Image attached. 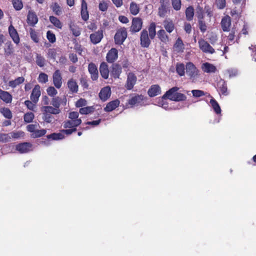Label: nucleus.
<instances>
[{
	"instance_id": "1",
	"label": "nucleus",
	"mask_w": 256,
	"mask_h": 256,
	"mask_svg": "<svg viewBox=\"0 0 256 256\" xmlns=\"http://www.w3.org/2000/svg\"><path fill=\"white\" fill-rule=\"evenodd\" d=\"M178 87H173L168 90L166 94L162 96V98H168L173 101H182L186 99V96L184 94L178 92Z\"/></svg>"
},
{
	"instance_id": "2",
	"label": "nucleus",
	"mask_w": 256,
	"mask_h": 256,
	"mask_svg": "<svg viewBox=\"0 0 256 256\" xmlns=\"http://www.w3.org/2000/svg\"><path fill=\"white\" fill-rule=\"evenodd\" d=\"M147 98L142 94H132L130 96V98L126 104L127 106H130V107L138 106H144L146 104V102Z\"/></svg>"
},
{
	"instance_id": "3",
	"label": "nucleus",
	"mask_w": 256,
	"mask_h": 256,
	"mask_svg": "<svg viewBox=\"0 0 256 256\" xmlns=\"http://www.w3.org/2000/svg\"><path fill=\"white\" fill-rule=\"evenodd\" d=\"M186 74L194 82L198 75V71L197 68L192 62H189L186 64Z\"/></svg>"
},
{
	"instance_id": "4",
	"label": "nucleus",
	"mask_w": 256,
	"mask_h": 256,
	"mask_svg": "<svg viewBox=\"0 0 256 256\" xmlns=\"http://www.w3.org/2000/svg\"><path fill=\"white\" fill-rule=\"evenodd\" d=\"M127 37V32L124 28L118 30L114 36V41L117 44H122Z\"/></svg>"
},
{
	"instance_id": "5",
	"label": "nucleus",
	"mask_w": 256,
	"mask_h": 256,
	"mask_svg": "<svg viewBox=\"0 0 256 256\" xmlns=\"http://www.w3.org/2000/svg\"><path fill=\"white\" fill-rule=\"evenodd\" d=\"M32 145L30 142H22L17 144L16 149L20 154L26 153L31 150Z\"/></svg>"
},
{
	"instance_id": "6",
	"label": "nucleus",
	"mask_w": 256,
	"mask_h": 256,
	"mask_svg": "<svg viewBox=\"0 0 256 256\" xmlns=\"http://www.w3.org/2000/svg\"><path fill=\"white\" fill-rule=\"evenodd\" d=\"M140 44L142 47L148 48L150 44L148 31L146 30H143L141 32L140 34Z\"/></svg>"
},
{
	"instance_id": "7",
	"label": "nucleus",
	"mask_w": 256,
	"mask_h": 256,
	"mask_svg": "<svg viewBox=\"0 0 256 256\" xmlns=\"http://www.w3.org/2000/svg\"><path fill=\"white\" fill-rule=\"evenodd\" d=\"M53 84L57 88H60L62 85V77L60 70H56L52 76Z\"/></svg>"
},
{
	"instance_id": "8",
	"label": "nucleus",
	"mask_w": 256,
	"mask_h": 256,
	"mask_svg": "<svg viewBox=\"0 0 256 256\" xmlns=\"http://www.w3.org/2000/svg\"><path fill=\"white\" fill-rule=\"evenodd\" d=\"M136 76L132 72H129L128 74L126 83V88L127 90H130L133 88L136 82Z\"/></svg>"
},
{
	"instance_id": "9",
	"label": "nucleus",
	"mask_w": 256,
	"mask_h": 256,
	"mask_svg": "<svg viewBox=\"0 0 256 256\" xmlns=\"http://www.w3.org/2000/svg\"><path fill=\"white\" fill-rule=\"evenodd\" d=\"M118 58V51L116 48H112L107 53L106 60L109 63H113Z\"/></svg>"
},
{
	"instance_id": "10",
	"label": "nucleus",
	"mask_w": 256,
	"mask_h": 256,
	"mask_svg": "<svg viewBox=\"0 0 256 256\" xmlns=\"http://www.w3.org/2000/svg\"><path fill=\"white\" fill-rule=\"evenodd\" d=\"M80 14L82 19L86 21L89 18V14L88 10V4L85 0H81Z\"/></svg>"
},
{
	"instance_id": "11",
	"label": "nucleus",
	"mask_w": 256,
	"mask_h": 256,
	"mask_svg": "<svg viewBox=\"0 0 256 256\" xmlns=\"http://www.w3.org/2000/svg\"><path fill=\"white\" fill-rule=\"evenodd\" d=\"M88 70L90 74L91 78L93 80H96L98 77V72L96 65L92 62L89 64Z\"/></svg>"
},
{
	"instance_id": "12",
	"label": "nucleus",
	"mask_w": 256,
	"mask_h": 256,
	"mask_svg": "<svg viewBox=\"0 0 256 256\" xmlns=\"http://www.w3.org/2000/svg\"><path fill=\"white\" fill-rule=\"evenodd\" d=\"M142 21L140 18H134L132 20L131 30L134 32H139L142 27Z\"/></svg>"
},
{
	"instance_id": "13",
	"label": "nucleus",
	"mask_w": 256,
	"mask_h": 256,
	"mask_svg": "<svg viewBox=\"0 0 256 256\" xmlns=\"http://www.w3.org/2000/svg\"><path fill=\"white\" fill-rule=\"evenodd\" d=\"M40 87L39 85L36 84L34 86L32 90V94L30 95V100L32 101L36 104L39 99L40 96Z\"/></svg>"
},
{
	"instance_id": "14",
	"label": "nucleus",
	"mask_w": 256,
	"mask_h": 256,
	"mask_svg": "<svg viewBox=\"0 0 256 256\" xmlns=\"http://www.w3.org/2000/svg\"><path fill=\"white\" fill-rule=\"evenodd\" d=\"M26 21L30 26H34L38 22V18L36 14L32 10H29Z\"/></svg>"
},
{
	"instance_id": "15",
	"label": "nucleus",
	"mask_w": 256,
	"mask_h": 256,
	"mask_svg": "<svg viewBox=\"0 0 256 256\" xmlns=\"http://www.w3.org/2000/svg\"><path fill=\"white\" fill-rule=\"evenodd\" d=\"M103 38V32L102 30H98V32L90 35V39L92 43L96 44L100 42Z\"/></svg>"
},
{
	"instance_id": "16",
	"label": "nucleus",
	"mask_w": 256,
	"mask_h": 256,
	"mask_svg": "<svg viewBox=\"0 0 256 256\" xmlns=\"http://www.w3.org/2000/svg\"><path fill=\"white\" fill-rule=\"evenodd\" d=\"M82 123L81 120H66L64 122V128H76Z\"/></svg>"
},
{
	"instance_id": "17",
	"label": "nucleus",
	"mask_w": 256,
	"mask_h": 256,
	"mask_svg": "<svg viewBox=\"0 0 256 256\" xmlns=\"http://www.w3.org/2000/svg\"><path fill=\"white\" fill-rule=\"evenodd\" d=\"M122 72V67L119 64H114L112 65L110 74L114 78H119Z\"/></svg>"
},
{
	"instance_id": "18",
	"label": "nucleus",
	"mask_w": 256,
	"mask_h": 256,
	"mask_svg": "<svg viewBox=\"0 0 256 256\" xmlns=\"http://www.w3.org/2000/svg\"><path fill=\"white\" fill-rule=\"evenodd\" d=\"M100 72L101 76L104 79H107L109 76L108 66L107 64L105 62H102L100 64Z\"/></svg>"
},
{
	"instance_id": "19",
	"label": "nucleus",
	"mask_w": 256,
	"mask_h": 256,
	"mask_svg": "<svg viewBox=\"0 0 256 256\" xmlns=\"http://www.w3.org/2000/svg\"><path fill=\"white\" fill-rule=\"evenodd\" d=\"M8 32L14 42L18 44L20 42V38L16 30L12 24L8 27Z\"/></svg>"
},
{
	"instance_id": "20",
	"label": "nucleus",
	"mask_w": 256,
	"mask_h": 256,
	"mask_svg": "<svg viewBox=\"0 0 256 256\" xmlns=\"http://www.w3.org/2000/svg\"><path fill=\"white\" fill-rule=\"evenodd\" d=\"M221 26L222 30L224 32H228L230 30V28L231 26V18L226 16L223 18L221 21Z\"/></svg>"
},
{
	"instance_id": "21",
	"label": "nucleus",
	"mask_w": 256,
	"mask_h": 256,
	"mask_svg": "<svg viewBox=\"0 0 256 256\" xmlns=\"http://www.w3.org/2000/svg\"><path fill=\"white\" fill-rule=\"evenodd\" d=\"M161 92L160 86L158 84L152 85L148 92V95L150 97H154L160 94Z\"/></svg>"
},
{
	"instance_id": "22",
	"label": "nucleus",
	"mask_w": 256,
	"mask_h": 256,
	"mask_svg": "<svg viewBox=\"0 0 256 256\" xmlns=\"http://www.w3.org/2000/svg\"><path fill=\"white\" fill-rule=\"evenodd\" d=\"M111 90L110 88L108 86H106L102 88L100 94V98L102 100H106L110 96Z\"/></svg>"
},
{
	"instance_id": "23",
	"label": "nucleus",
	"mask_w": 256,
	"mask_h": 256,
	"mask_svg": "<svg viewBox=\"0 0 256 256\" xmlns=\"http://www.w3.org/2000/svg\"><path fill=\"white\" fill-rule=\"evenodd\" d=\"M67 85L70 90L72 92L76 93L78 92V84L76 80L73 78H70L68 80Z\"/></svg>"
},
{
	"instance_id": "24",
	"label": "nucleus",
	"mask_w": 256,
	"mask_h": 256,
	"mask_svg": "<svg viewBox=\"0 0 256 256\" xmlns=\"http://www.w3.org/2000/svg\"><path fill=\"white\" fill-rule=\"evenodd\" d=\"M42 110L44 111L47 113L50 114H59L60 112V108H57L56 107L52 106H44L42 108Z\"/></svg>"
},
{
	"instance_id": "25",
	"label": "nucleus",
	"mask_w": 256,
	"mask_h": 256,
	"mask_svg": "<svg viewBox=\"0 0 256 256\" xmlns=\"http://www.w3.org/2000/svg\"><path fill=\"white\" fill-rule=\"evenodd\" d=\"M120 101L118 100H116L110 102L107 104L104 110L106 112H110L115 110L120 104Z\"/></svg>"
},
{
	"instance_id": "26",
	"label": "nucleus",
	"mask_w": 256,
	"mask_h": 256,
	"mask_svg": "<svg viewBox=\"0 0 256 256\" xmlns=\"http://www.w3.org/2000/svg\"><path fill=\"white\" fill-rule=\"evenodd\" d=\"M0 98L6 103H10L12 101V96L8 92L0 89Z\"/></svg>"
},
{
	"instance_id": "27",
	"label": "nucleus",
	"mask_w": 256,
	"mask_h": 256,
	"mask_svg": "<svg viewBox=\"0 0 256 256\" xmlns=\"http://www.w3.org/2000/svg\"><path fill=\"white\" fill-rule=\"evenodd\" d=\"M212 108L214 112L218 116H221V108L218 102L214 98H212L210 100Z\"/></svg>"
},
{
	"instance_id": "28",
	"label": "nucleus",
	"mask_w": 256,
	"mask_h": 256,
	"mask_svg": "<svg viewBox=\"0 0 256 256\" xmlns=\"http://www.w3.org/2000/svg\"><path fill=\"white\" fill-rule=\"evenodd\" d=\"M168 11V6L164 2H160V6L158 8V16L164 17Z\"/></svg>"
},
{
	"instance_id": "29",
	"label": "nucleus",
	"mask_w": 256,
	"mask_h": 256,
	"mask_svg": "<svg viewBox=\"0 0 256 256\" xmlns=\"http://www.w3.org/2000/svg\"><path fill=\"white\" fill-rule=\"evenodd\" d=\"M158 36L164 43L166 44L169 42V38L164 30H160L158 32Z\"/></svg>"
},
{
	"instance_id": "30",
	"label": "nucleus",
	"mask_w": 256,
	"mask_h": 256,
	"mask_svg": "<svg viewBox=\"0 0 256 256\" xmlns=\"http://www.w3.org/2000/svg\"><path fill=\"white\" fill-rule=\"evenodd\" d=\"M164 26L166 30L169 33L172 32L174 28V24L170 20H166L164 21Z\"/></svg>"
},
{
	"instance_id": "31",
	"label": "nucleus",
	"mask_w": 256,
	"mask_h": 256,
	"mask_svg": "<svg viewBox=\"0 0 256 256\" xmlns=\"http://www.w3.org/2000/svg\"><path fill=\"white\" fill-rule=\"evenodd\" d=\"M174 48L175 51H176L178 52L183 51V50L184 49V46L180 38H178L177 39L174 46Z\"/></svg>"
},
{
	"instance_id": "32",
	"label": "nucleus",
	"mask_w": 256,
	"mask_h": 256,
	"mask_svg": "<svg viewBox=\"0 0 256 256\" xmlns=\"http://www.w3.org/2000/svg\"><path fill=\"white\" fill-rule=\"evenodd\" d=\"M214 46V48H213L211 47L209 45V53H210V54L214 53V49H216L217 50L220 51L221 52H222L220 55L221 56H223L226 52H228V46H226L224 47V50H221V48L222 47V45H220V48H218V45H215V46Z\"/></svg>"
},
{
	"instance_id": "33",
	"label": "nucleus",
	"mask_w": 256,
	"mask_h": 256,
	"mask_svg": "<svg viewBox=\"0 0 256 256\" xmlns=\"http://www.w3.org/2000/svg\"><path fill=\"white\" fill-rule=\"evenodd\" d=\"M24 81V78L22 76L18 77L13 80L9 82L8 85L12 88H16L17 86L22 83Z\"/></svg>"
},
{
	"instance_id": "34",
	"label": "nucleus",
	"mask_w": 256,
	"mask_h": 256,
	"mask_svg": "<svg viewBox=\"0 0 256 256\" xmlns=\"http://www.w3.org/2000/svg\"><path fill=\"white\" fill-rule=\"evenodd\" d=\"M218 86L222 94H228V93L227 92V86L226 84L223 80H220L218 82Z\"/></svg>"
},
{
	"instance_id": "35",
	"label": "nucleus",
	"mask_w": 256,
	"mask_h": 256,
	"mask_svg": "<svg viewBox=\"0 0 256 256\" xmlns=\"http://www.w3.org/2000/svg\"><path fill=\"white\" fill-rule=\"evenodd\" d=\"M194 15V9L192 6H188L186 10V18L188 20L190 21L193 19Z\"/></svg>"
},
{
	"instance_id": "36",
	"label": "nucleus",
	"mask_w": 256,
	"mask_h": 256,
	"mask_svg": "<svg viewBox=\"0 0 256 256\" xmlns=\"http://www.w3.org/2000/svg\"><path fill=\"white\" fill-rule=\"evenodd\" d=\"M8 134L10 137V140L12 138L18 139L24 136V132L22 131H14Z\"/></svg>"
},
{
	"instance_id": "37",
	"label": "nucleus",
	"mask_w": 256,
	"mask_h": 256,
	"mask_svg": "<svg viewBox=\"0 0 256 256\" xmlns=\"http://www.w3.org/2000/svg\"><path fill=\"white\" fill-rule=\"evenodd\" d=\"M130 10L132 14L136 15L140 12L139 6L136 3L132 2L130 4Z\"/></svg>"
},
{
	"instance_id": "38",
	"label": "nucleus",
	"mask_w": 256,
	"mask_h": 256,
	"mask_svg": "<svg viewBox=\"0 0 256 256\" xmlns=\"http://www.w3.org/2000/svg\"><path fill=\"white\" fill-rule=\"evenodd\" d=\"M42 112V120L46 123H51L54 120V116L50 114L47 113L44 111Z\"/></svg>"
},
{
	"instance_id": "39",
	"label": "nucleus",
	"mask_w": 256,
	"mask_h": 256,
	"mask_svg": "<svg viewBox=\"0 0 256 256\" xmlns=\"http://www.w3.org/2000/svg\"><path fill=\"white\" fill-rule=\"evenodd\" d=\"M45 58L40 54H36V62L40 67H43L45 64Z\"/></svg>"
},
{
	"instance_id": "40",
	"label": "nucleus",
	"mask_w": 256,
	"mask_h": 256,
	"mask_svg": "<svg viewBox=\"0 0 256 256\" xmlns=\"http://www.w3.org/2000/svg\"><path fill=\"white\" fill-rule=\"evenodd\" d=\"M156 24L154 22H152L148 28V32L150 37L151 39H153L156 34Z\"/></svg>"
},
{
	"instance_id": "41",
	"label": "nucleus",
	"mask_w": 256,
	"mask_h": 256,
	"mask_svg": "<svg viewBox=\"0 0 256 256\" xmlns=\"http://www.w3.org/2000/svg\"><path fill=\"white\" fill-rule=\"evenodd\" d=\"M186 68L182 63L178 64L176 66V72L180 76H183L185 74Z\"/></svg>"
},
{
	"instance_id": "42",
	"label": "nucleus",
	"mask_w": 256,
	"mask_h": 256,
	"mask_svg": "<svg viewBox=\"0 0 256 256\" xmlns=\"http://www.w3.org/2000/svg\"><path fill=\"white\" fill-rule=\"evenodd\" d=\"M70 30L72 32L73 35L75 36H78L80 34L81 31L80 28L77 26L72 24L70 26Z\"/></svg>"
},
{
	"instance_id": "43",
	"label": "nucleus",
	"mask_w": 256,
	"mask_h": 256,
	"mask_svg": "<svg viewBox=\"0 0 256 256\" xmlns=\"http://www.w3.org/2000/svg\"><path fill=\"white\" fill-rule=\"evenodd\" d=\"M50 20L56 28H62V24L57 18L54 16H50Z\"/></svg>"
},
{
	"instance_id": "44",
	"label": "nucleus",
	"mask_w": 256,
	"mask_h": 256,
	"mask_svg": "<svg viewBox=\"0 0 256 256\" xmlns=\"http://www.w3.org/2000/svg\"><path fill=\"white\" fill-rule=\"evenodd\" d=\"M196 16L198 18V20H202L204 16V10L202 6H198L196 8Z\"/></svg>"
},
{
	"instance_id": "45",
	"label": "nucleus",
	"mask_w": 256,
	"mask_h": 256,
	"mask_svg": "<svg viewBox=\"0 0 256 256\" xmlns=\"http://www.w3.org/2000/svg\"><path fill=\"white\" fill-rule=\"evenodd\" d=\"M30 38L32 40L36 43L38 42L39 38L38 32H36L34 29H32V28H30Z\"/></svg>"
},
{
	"instance_id": "46",
	"label": "nucleus",
	"mask_w": 256,
	"mask_h": 256,
	"mask_svg": "<svg viewBox=\"0 0 256 256\" xmlns=\"http://www.w3.org/2000/svg\"><path fill=\"white\" fill-rule=\"evenodd\" d=\"M51 8L56 15L60 16L62 14V12L61 8L58 3L55 2L52 4L51 6Z\"/></svg>"
},
{
	"instance_id": "47",
	"label": "nucleus",
	"mask_w": 256,
	"mask_h": 256,
	"mask_svg": "<svg viewBox=\"0 0 256 256\" xmlns=\"http://www.w3.org/2000/svg\"><path fill=\"white\" fill-rule=\"evenodd\" d=\"M46 130L44 129L39 130L36 128L34 133L31 134V136L33 138H39L44 136L46 134Z\"/></svg>"
},
{
	"instance_id": "48",
	"label": "nucleus",
	"mask_w": 256,
	"mask_h": 256,
	"mask_svg": "<svg viewBox=\"0 0 256 256\" xmlns=\"http://www.w3.org/2000/svg\"><path fill=\"white\" fill-rule=\"evenodd\" d=\"M34 114L32 112H28L24 114V121L26 123L32 122L34 118Z\"/></svg>"
},
{
	"instance_id": "49",
	"label": "nucleus",
	"mask_w": 256,
	"mask_h": 256,
	"mask_svg": "<svg viewBox=\"0 0 256 256\" xmlns=\"http://www.w3.org/2000/svg\"><path fill=\"white\" fill-rule=\"evenodd\" d=\"M64 134L62 133H54L47 136L48 138H52L54 140H62L64 138Z\"/></svg>"
},
{
	"instance_id": "50",
	"label": "nucleus",
	"mask_w": 256,
	"mask_h": 256,
	"mask_svg": "<svg viewBox=\"0 0 256 256\" xmlns=\"http://www.w3.org/2000/svg\"><path fill=\"white\" fill-rule=\"evenodd\" d=\"M200 48L204 52H208V43L204 40H200L198 42Z\"/></svg>"
},
{
	"instance_id": "51",
	"label": "nucleus",
	"mask_w": 256,
	"mask_h": 256,
	"mask_svg": "<svg viewBox=\"0 0 256 256\" xmlns=\"http://www.w3.org/2000/svg\"><path fill=\"white\" fill-rule=\"evenodd\" d=\"M1 112L6 118H7L8 119H10L12 118V113L10 110L8 108H3L1 110Z\"/></svg>"
},
{
	"instance_id": "52",
	"label": "nucleus",
	"mask_w": 256,
	"mask_h": 256,
	"mask_svg": "<svg viewBox=\"0 0 256 256\" xmlns=\"http://www.w3.org/2000/svg\"><path fill=\"white\" fill-rule=\"evenodd\" d=\"M12 4L16 10H20L23 8V4L21 0H12Z\"/></svg>"
},
{
	"instance_id": "53",
	"label": "nucleus",
	"mask_w": 256,
	"mask_h": 256,
	"mask_svg": "<svg viewBox=\"0 0 256 256\" xmlns=\"http://www.w3.org/2000/svg\"><path fill=\"white\" fill-rule=\"evenodd\" d=\"M38 80L39 82L45 84L48 82V76L45 73L40 72Z\"/></svg>"
},
{
	"instance_id": "54",
	"label": "nucleus",
	"mask_w": 256,
	"mask_h": 256,
	"mask_svg": "<svg viewBox=\"0 0 256 256\" xmlns=\"http://www.w3.org/2000/svg\"><path fill=\"white\" fill-rule=\"evenodd\" d=\"M56 50L55 48H50L48 52L47 57L54 60L56 58Z\"/></svg>"
},
{
	"instance_id": "55",
	"label": "nucleus",
	"mask_w": 256,
	"mask_h": 256,
	"mask_svg": "<svg viewBox=\"0 0 256 256\" xmlns=\"http://www.w3.org/2000/svg\"><path fill=\"white\" fill-rule=\"evenodd\" d=\"M172 4L173 8L176 10H179L181 8V0H172Z\"/></svg>"
},
{
	"instance_id": "56",
	"label": "nucleus",
	"mask_w": 256,
	"mask_h": 256,
	"mask_svg": "<svg viewBox=\"0 0 256 256\" xmlns=\"http://www.w3.org/2000/svg\"><path fill=\"white\" fill-rule=\"evenodd\" d=\"M94 110V108L92 106L82 108L80 109V113L82 114H86L92 112Z\"/></svg>"
},
{
	"instance_id": "57",
	"label": "nucleus",
	"mask_w": 256,
	"mask_h": 256,
	"mask_svg": "<svg viewBox=\"0 0 256 256\" xmlns=\"http://www.w3.org/2000/svg\"><path fill=\"white\" fill-rule=\"evenodd\" d=\"M10 142L9 134H4L0 132V142Z\"/></svg>"
},
{
	"instance_id": "58",
	"label": "nucleus",
	"mask_w": 256,
	"mask_h": 256,
	"mask_svg": "<svg viewBox=\"0 0 256 256\" xmlns=\"http://www.w3.org/2000/svg\"><path fill=\"white\" fill-rule=\"evenodd\" d=\"M108 8V2L104 1V0H102L100 2L99 5H98V8H99L100 10L102 12H106Z\"/></svg>"
},
{
	"instance_id": "59",
	"label": "nucleus",
	"mask_w": 256,
	"mask_h": 256,
	"mask_svg": "<svg viewBox=\"0 0 256 256\" xmlns=\"http://www.w3.org/2000/svg\"><path fill=\"white\" fill-rule=\"evenodd\" d=\"M60 98L57 96L56 98H54L52 99L51 104L54 106L56 108H59L60 105Z\"/></svg>"
},
{
	"instance_id": "60",
	"label": "nucleus",
	"mask_w": 256,
	"mask_h": 256,
	"mask_svg": "<svg viewBox=\"0 0 256 256\" xmlns=\"http://www.w3.org/2000/svg\"><path fill=\"white\" fill-rule=\"evenodd\" d=\"M46 38L49 42L51 43H54L56 42V38L54 34L51 31L48 30L46 33Z\"/></svg>"
},
{
	"instance_id": "61",
	"label": "nucleus",
	"mask_w": 256,
	"mask_h": 256,
	"mask_svg": "<svg viewBox=\"0 0 256 256\" xmlns=\"http://www.w3.org/2000/svg\"><path fill=\"white\" fill-rule=\"evenodd\" d=\"M46 92L50 96H54L58 93L56 90L53 86L48 87L46 90Z\"/></svg>"
},
{
	"instance_id": "62",
	"label": "nucleus",
	"mask_w": 256,
	"mask_h": 256,
	"mask_svg": "<svg viewBox=\"0 0 256 256\" xmlns=\"http://www.w3.org/2000/svg\"><path fill=\"white\" fill-rule=\"evenodd\" d=\"M193 96L198 98L204 95V93L202 90H194L192 91Z\"/></svg>"
},
{
	"instance_id": "63",
	"label": "nucleus",
	"mask_w": 256,
	"mask_h": 256,
	"mask_svg": "<svg viewBox=\"0 0 256 256\" xmlns=\"http://www.w3.org/2000/svg\"><path fill=\"white\" fill-rule=\"evenodd\" d=\"M216 4L219 9H222L226 6L225 0H216Z\"/></svg>"
},
{
	"instance_id": "64",
	"label": "nucleus",
	"mask_w": 256,
	"mask_h": 256,
	"mask_svg": "<svg viewBox=\"0 0 256 256\" xmlns=\"http://www.w3.org/2000/svg\"><path fill=\"white\" fill-rule=\"evenodd\" d=\"M80 84L82 86L86 89H88V81L86 78L85 77H81L80 78Z\"/></svg>"
}]
</instances>
